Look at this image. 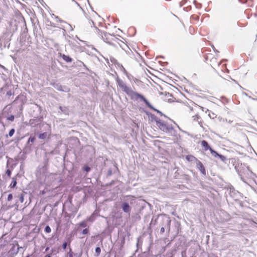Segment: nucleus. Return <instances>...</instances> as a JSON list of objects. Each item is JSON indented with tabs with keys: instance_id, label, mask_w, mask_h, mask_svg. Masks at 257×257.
<instances>
[{
	"instance_id": "1",
	"label": "nucleus",
	"mask_w": 257,
	"mask_h": 257,
	"mask_svg": "<svg viewBox=\"0 0 257 257\" xmlns=\"http://www.w3.org/2000/svg\"><path fill=\"white\" fill-rule=\"evenodd\" d=\"M117 85L133 100L143 101L146 105L149 108L155 110L148 100L141 94L133 91L131 88L128 87L126 84L117 77L116 79Z\"/></svg>"
},
{
	"instance_id": "2",
	"label": "nucleus",
	"mask_w": 257,
	"mask_h": 257,
	"mask_svg": "<svg viewBox=\"0 0 257 257\" xmlns=\"http://www.w3.org/2000/svg\"><path fill=\"white\" fill-rule=\"evenodd\" d=\"M204 58L207 63H209L210 65L212 67L218 66L220 63L218 60L216 55L213 53H205L204 54Z\"/></svg>"
},
{
	"instance_id": "3",
	"label": "nucleus",
	"mask_w": 257,
	"mask_h": 257,
	"mask_svg": "<svg viewBox=\"0 0 257 257\" xmlns=\"http://www.w3.org/2000/svg\"><path fill=\"white\" fill-rule=\"evenodd\" d=\"M156 124L161 131L165 133H170L173 130V128L172 126L167 125L161 120L157 121Z\"/></svg>"
},
{
	"instance_id": "4",
	"label": "nucleus",
	"mask_w": 257,
	"mask_h": 257,
	"mask_svg": "<svg viewBox=\"0 0 257 257\" xmlns=\"http://www.w3.org/2000/svg\"><path fill=\"white\" fill-rule=\"evenodd\" d=\"M102 37L104 41L109 44L112 43L113 40H114L115 39L114 35H112L106 33H104L102 36Z\"/></svg>"
},
{
	"instance_id": "5",
	"label": "nucleus",
	"mask_w": 257,
	"mask_h": 257,
	"mask_svg": "<svg viewBox=\"0 0 257 257\" xmlns=\"http://www.w3.org/2000/svg\"><path fill=\"white\" fill-rule=\"evenodd\" d=\"M196 163V167L200 172L204 175H206V170L203 164L199 160Z\"/></svg>"
},
{
	"instance_id": "6",
	"label": "nucleus",
	"mask_w": 257,
	"mask_h": 257,
	"mask_svg": "<svg viewBox=\"0 0 257 257\" xmlns=\"http://www.w3.org/2000/svg\"><path fill=\"white\" fill-rule=\"evenodd\" d=\"M121 208L122 210L126 213H130L131 208L129 204L127 202H123L121 204Z\"/></svg>"
},
{
	"instance_id": "7",
	"label": "nucleus",
	"mask_w": 257,
	"mask_h": 257,
	"mask_svg": "<svg viewBox=\"0 0 257 257\" xmlns=\"http://www.w3.org/2000/svg\"><path fill=\"white\" fill-rule=\"evenodd\" d=\"M200 143L201 146L203 148V150L204 151H207L208 150L210 151V149H212L209 146L208 143L205 140L202 141Z\"/></svg>"
},
{
	"instance_id": "8",
	"label": "nucleus",
	"mask_w": 257,
	"mask_h": 257,
	"mask_svg": "<svg viewBox=\"0 0 257 257\" xmlns=\"http://www.w3.org/2000/svg\"><path fill=\"white\" fill-rule=\"evenodd\" d=\"M186 159L190 162L196 163L198 160L195 157L191 155H188L186 156Z\"/></svg>"
},
{
	"instance_id": "9",
	"label": "nucleus",
	"mask_w": 257,
	"mask_h": 257,
	"mask_svg": "<svg viewBox=\"0 0 257 257\" xmlns=\"http://www.w3.org/2000/svg\"><path fill=\"white\" fill-rule=\"evenodd\" d=\"M61 57L63 58V59L66 61V62H71L72 61V59L70 58L69 56H67L65 54H60Z\"/></svg>"
},
{
	"instance_id": "10",
	"label": "nucleus",
	"mask_w": 257,
	"mask_h": 257,
	"mask_svg": "<svg viewBox=\"0 0 257 257\" xmlns=\"http://www.w3.org/2000/svg\"><path fill=\"white\" fill-rule=\"evenodd\" d=\"M17 184V178L16 177H13L12 179V183L10 185V187L11 188H14L16 187Z\"/></svg>"
},
{
	"instance_id": "11",
	"label": "nucleus",
	"mask_w": 257,
	"mask_h": 257,
	"mask_svg": "<svg viewBox=\"0 0 257 257\" xmlns=\"http://www.w3.org/2000/svg\"><path fill=\"white\" fill-rule=\"evenodd\" d=\"M48 136V138L50 136V134L48 135L47 133H44L40 134L39 136L40 139H45Z\"/></svg>"
},
{
	"instance_id": "12",
	"label": "nucleus",
	"mask_w": 257,
	"mask_h": 257,
	"mask_svg": "<svg viewBox=\"0 0 257 257\" xmlns=\"http://www.w3.org/2000/svg\"><path fill=\"white\" fill-rule=\"evenodd\" d=\"M210 153L211 154L212 156L214 157H218L219 156V154L217 153L215 151L213 150L212 149H210Z\"/></svg>"
},
{
	"instance_id": "13",
	"label": "nucleus",
	"mask_w": 257,
	"mask_h": 257,
	"mask_svg": "<svg viewBox=\"0 0 257 257\" xmlns=\"http://www.w3.org/2000/svg\"><path fill=\"white\" fill-rule=\"evenodd\" d=\"M46 25L48 26H50L51 27H55L56 26L54 23H52L51 21L48 20L46 22Z\"/></svg>"
},
{
	"instance_id": "14",
	"label": "nucleus",
	"mask_w": 257,
	"mask_h": 257,
	"mask_svg": "<svg viewBox=\"0 0 257 257\" xmlns=\"http://www.w3.org/2000/svg\"><path fill=\"white\" fill-rule=\"evenodd\" d=\"M80 227H85L87 226V223L85 221H82L78 224Z\"/></svg>"
},
{
	"instance_id": "15",
	"label": "nucleus",
	"mask_w": 257,
	"mask_h": 257,
	"mask_svg": "<svg viewBox=\"0 0 257 257\" xmlns=\"http://www.w3.org/2000/svg\"><path fill=\"white\" fill-rule=\"evenodd\" d=\"M35 140L36 138L35 136H31L28 140V143H33L35 142Z\"/></svg>"
},
{
	"instance_id": "16",
	"label": "nucleus",
	"mask_w": 257,
	"mask_h": 257,
	"mask_svg": "<svg viewBox=\"0 0 257 257\" xmlns=\"http://www.w3.org/2000/svg\"><path fill=\"white\" fill-rule=\"evenodd\" d=\"M89 229L88 228L84 229L82 231V233L83 234H87L89 233Z\"/></svg>"
},
{
	"instance_id": "17",
	"label": "nucleus",
	"mask_w": 257,
	"mask_h": 257,
	"mask_svg": "<svg viewBox=\"0 0 257 257\" xmlns=\"http://www.w3.org/2000/svg\"><path fill=\"white\" fill-rule=\"evenodd\" d=\"M101 252V249L99 247H97L95 248V252L97 254V256H98Z\"/></svg>"
},
{
	"instance_id": "18",
	"label": "nucleus",
	"mask_w": 257,
	"mask_h": 257,
	"mask_svg": "<svg viewBox=\"0 0 257 257\" xmlns=\"http://www.w3.org/2000/svg\"><path fill=\"white\" fill-rule=\"evenodd\" d=\"M218 157H219L220 159L223 162L225 161L226 160V157L222 155L219 154Z\"/></svg>"
},
{
	"instance_id": "19",
	"label": "nucleus",
	"mask_w": 257,
	"mask_h": 257,
	"mask_svg": "<svg viewBox=\"0 0 257 257\" xmlns=\"http://www.w3.org/2000/svg\"><path fill=\"white\" fill-rule=\"evenodd\" d=\"M45 231L47 233H50L51 231V229L49 226H47L45 228Z\"/></svg>"
},
{
	"instance_id": "20",
	"label": "nucleus",
	"mask_w": 257,
	"mask_h": 257,
	"mask_svg": "<svg viewBox=\"0 0 257 257\" xmlns=\"http://www.w3.org/2000/svg\"><path fill=\"white\" fill-rule=\"evenodd\" d=\"M68 257H73V252L71 249H70V251L68 253Z\"/></svg>"
},
{
	"instance_id": "21",
	"label": "nucleus",
	"mask_w": 257,
	"mask_h": 257,
	"mask_svg": "<svg viewBox=\"0 0 257 257\" xmlns=\"http://www.w3.org/2000/svg\"><path fill=\"white\" fill-rule=\"evenodd\" d=\"M15 133V130L14 128L12 129L10 132H9V135L10 136V137H12L13 136V135Z\"/></svg>"
},
{
	"instance_id": "22",
	"label": "nucleus",
	"mask_w": 257,
	"mask_h": 257,
	"mask_svg": "<svg viewBox=\"0 0 257 257\" xmlns=\"http://www.w3.org/2000/svg\"><path fill=\"white\" fill-rule=\"evenodd\" d=\"M14 118H15L14 116L13 115H12L10 116L9 117H8L7 118V119L12 121L14 120Z\"/></svg>"
},
{
	"instance_id": "23",
	"label": "nucleus",
	"mask_w": 257,
	"mask_h": 257,
	"mask_svg": "<svg viewBox=\"0 0 257 257\" xmlns=\"http://www.w3.org/2000/svg\"><path fill=\"white\" fill-rule=\"evenodd\" d=\"M83 170L86 171V172H89L90 170V168L89 167H88V166H85L84 168H83Z\"/></svg>"
},
{
	"instance_id": "24",
	"label": "nucleus",
	"mask_w": 257,
	"mask_h": 257,
	"mask_svg": "<svg viewBox=\"0 0 257 257\" xmlns=\"http://www.w3.org/2000/svg\"><path fill=\"white\" fill-rule=\"evenodd\" d=\"M20 200L21 203H23L24 201V195L23 194H21L20 196Z\"/></svg>"
},
{
	"instance_id": "25",
	"label": "nucleus",
	"mask_w": 257,
	"mask_h": 257,
	"mask_svg": "<svg viewBox=\"0 0 257 257\" xmlns=\"http://www.w3.org/2000/svg\"><path fill=\"white\" fill-rule=\"evenodd\" d=\"M6 174L9 177H10L11 176V171L9 169H8L6 171Z\"/></svg>"
},
{
	"instance_id": "26",
	"label": "nucleus",
	"mask_w": 257,
	"mask_h": 257,
	"mask_svg": "<svg viewBox=\"0 0 257 257\" xmlns=\"http://www.w3.org/2000/svg\"><path fill=\"white\" fill-rule=\"evenodd\" d=\"M47 191H48L46 190V188H45V189L40 192V194L43 195L45 194Z\"/></svg>"
},
{
	"instance_id": "27",
	"label": "nucleus",
	"mask_w": 257,
	"mask_h": 257,
	"mask_svg": "<svg viewBox=\"0 0 257 257\" xmlns=\"http://www.w3.org/2000/svg\"><path fill=\"white\" fill-rule=\"evenodd\" d=\"M13 199V195L12 194H10L8 196V200L11 201Z\"/></svg>"
},
{
	"instance_id": "28",
	"label": "nucleus",
	"mask_w": 257,
	"mask_h": 257,
	"mask_svg": "<svg viewBox=\"0 0 257 257\" xmlns=\"http://www.w3.org/2000/svg\"><path fill=\"white\" fill-rule=\"evenodd\" d=\"M55 19L57 20V22H59L60 23H62L63 21L58 17L56 16H54Z\"/></svg>"
},
{
	"instance_id": "29",
	"label": "nucleus",
	"mask_w": 257,
	"mask_h": 257,
	"mask_svg": "<svg viewBox=\"0 0 257 257\" xmlns=\"http://www.w3.org/2000/svg\"><path fill=\"white\" fill-rule=\"evenodd\" d=\"M194 120H198V119L199 118V116L198 114L195 115V116H193Z\"/></svg>"
},
{
	"instance_id": "30",
	"label": "nucleus",
	"mask_w": 257,
	"mask_h": 257,
	"mask_svg": "<svg viewBox=\"0 0 257 257\" xmlns=\"http://www.w3.org/2000/svg\"><path fill=\"white\" fill-rule=\"evenodd\" d=\"M67 242H64V243H63V244H62V247H63V248L64 249H65L66 248V247H67Z\"/></svg>"
},
{
	"instance_id": "31",
	"label": "nucleus",
	"mask_w": 257,
	"mask_h": 257,
	"mask_svg": "<svg viewBox=\"0 0 257 257\" xmlns=\"http://www.w3.org/2000/svg\"><path fill=\"white\" fill-rule=\"evenodd\" d=\"M161 233H163L165 232V228L164 227H162L160 229Z\"/></svg>"
},
{
	"instance_id": "32",
	"label": "nucleus",
	"mask_w": 257,
	"mask_h": 257,
	"mask_svg": "<svg viewBox=\"0 0 257 257\" xmlns=\"http://www.w3.org/2000/svg\"><path fill=\"white\" fill-rule=\"evenodd\" d=\"M7 94H8V95H11V91H9V92H8L7 93Z\"/></svg>"
},
{
	"instance_id": "33",
	"label": "nucleus",
	"mask_w": 257,
	"mask_h": 257,
	"mask_svg": "<svg viewBox=\"0 0 257 257\" xmlns=\"http://www.w3.org/2000/svg\"><path fill=\"white\" fill-rule=\"evenodd\" d=\"M45 257H51V255L50 254H48Z\"/></svg>"
},
{
	"instance_id": "34",
	"label": "nucleus",
	"mask_w": 257,
	"mask_h": 257,
	"mask_svg": "<svg viewBox=\"0 0 257 257\" xmlns=\"http://www.w3.org/2000/svg\"><path fill=\"white\" fill-rule=\"evenodd\" d=\"M226 72L228 73L229 72V70L227 69H226Z\"/></svg>"
},
{
	"instance_id": "35",
	"label": "nucleus",
	"mask_w": 257,
	"mask_h": 257,
	"mask_svg": "<svg viewBox=\"0 0 257 257\" xmlns=\"http://www.w3.org/2000/svg\"><path fill=\"white\" fill-rule=\"evenodd\" d=\"M199 19V17L198 16H196V20H198Z\"/></svg>"
},
{
	"instance_id": "36",
	"label": "nucleus",
	"mask_w": 257,
	"mask_h": 257,
	"mask_svg": "<svg viewBox=\"0 0 257 257\" xmlns=\"http://www.w3.org/2000/svg\"><path fill=\"white\" fill-rule=\"evenodd\" d=\"M48 247H47L46 249V250H47L48 249Z\"/></svg>"
},
{
	"instance_id": "37",
	"label": "nucleus",
	"mask_w": 257,
	"mask_h": 257,
	"mask_svg": "<svg viewBox=\"0 0 257 257\" xmlns=\"http://www.w3.org/2000/svg\"><path fill=\"white\" fill-rule=\"evenodd\" d=\"M26 257H30V255H28V256H27Z\"/></svg>"
}]
</instances>
